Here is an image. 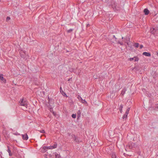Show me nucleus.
I'll return each instance as SVG.
<instances>
[{"label":"nucleus","mask_w":158,"mask_h":158,"mask_svg":"<svg viewBox=\"0 0 158 158\" xmlns=\"http://www.w3.org/2000/svg\"><path fill=\"white\" fill-rule=\"evenodd\" d=\"M112 7L114 10H118L119 9L120 7L119 5L116 3L115 2L112 1L111 2Z\"/></svg>","instance_id":"obj_1"},{"label":"nucleus","mask_w":158,"mask_h":158,"mask_svg":"<svg viewBox=\"0 0 158 158\" xmlns=\"http://www.w3.org/2000/svg\"><path fill=\"white\" fill-rule=\"evenodd\" d=\"M19 103H20V105L21 106H24L27 107L28 105V102L26 100L24 99L23 98L20 99Z\"/></svg>","instance_id":"obj_2"},{"label":"nucleus","mask_w":158,"mask_h":158,"mask_svg":"<svg viewBox=\"0 0 158 158\" xmlns=\"http://www.w3.org/2000/svg\"><path fill=\"white\" fill-rule=\"evenodd\" d=\"M136 146V144L133 142H131L128 143L126 146V148H129L130 149H132V148H135Z\"/></svg>","instance_id":"obj_3"},{"label":"nucleus","mask_w":158,"mask_h":158,"mask_svg":"<svg viewBox=\"0 0 158 158\" xmlns=\"http://www.w3.org/2000/svg\"><path fill=\"white\" fill-rule=\"evenodd\" d=\"M48 103L50 106H51L53 104L54 100L51 98H50L49 96L48 97Z\"/></svg>","instance_id":"obj_4"},{"label":"nucleus","mask_w":158,"mask_h":158,"mask_svg":"<svg viewBox=\"0 0 158 158\" xmlns=\"http://www.w3.org/2000/svg\"><path fill=\"white\" fill-rule=\"evenodd\" d=\"M134 60L135 61H138L139 60V58L137 56H135L133 58H130L128 59V60L132 61Z\"/></svg>","instance_id":"obj_5"},{"label":"nucleus","mask_w":158,"mask_h":158,"mask_svg":"<svg viewBox=\"0 0 158 158\" xmlns=\"http://www.w3.org/2000/svg\"><path fill=\"white\" fill-rule=\"evenodd\" d=\"M0 80L2 81L3 82L5 83L6 82V80L4 78L3 75L2 74H0Z\"/></svg>","instance_id":"obj_6"},{"label":"nucleus","mask_w":158,"mask_h":158,"mask_svg":"<svg viewBox=\"0 0 158 158\" xmlns=\"http://www.w3.org/2000/svg\"><path fill=\"white\" fill-rule=\"evenodd\" d=\"M23 139L25 140H27L28 139V137L27 134L24 135H22Z\"/></svg>","instance_id":"obj_7"},{"label":"nucleus","mask_w":158,"mask_h":158,"mask_svg":"<svg viewBox=\"0 0 158 158\" xmlns=\"http://www.w3.org/2000/svg\"><path fill=\"white\" fill-rule=\"evenodd\" d=\"M22 58H24L25 55V52L21 51L19 52Z\"/></svg>","instance_id":"obj_8"},{"label":"nucleus","mask_w":158,"mask_h":158,"mask_svg":"<svg viewBox=\"0 0 158 158\" xmlns=\"http://www.w3.org/2000/svg\"><path fill=\"white\" fill-rule=\"evenodd\" d=\"M77 98L80 101H81V102L82 103H84L85 102H86V101L85 100H83L82 98H81V97L79 95H78L77 97Z\"/></svg>","instance_id":"obj_9"},{"label":"nucleus","mask_w":158,"mask_h":158,"mask_svg":"<svg viewBox=\"0 0 158 158\" xmlns=\"http://www.w3.org/2000/svg\"><path fill=\"white\" fill-rule=\"evenodd\" d=\"M43 148L44 149L45 152H46L47 151V150H45L46 149H53V148L52 147V146H50L49 147H43Z\"/></svg>","instance_id":"obj_10"},{"label":"nucleus","mask_w":158,"mask_h":158,"mask_svg":"<svg viewBox=\"0 0 158 158\" xmlns=\"http://www.w3.org/2000/svg\"><path fill=\"white\" fill-rule=\"evenodd\" d=\"M8 149L7 150V151L8 152L9 154V155L10 156H12L13 155L12 153L11 152V151L10 150V147L8 146H7Z\"/></svg>","instance_id":"obj_11"},{"label":"nucleus","mask_w":158,"mask_h":158,"mask_svg":"<svg viewBox=\"0 0 158 158\" xmlns=\"http://www.w3.org/2000/svg\"><path fill=\"white\" fill-rule=\"evenodd\" d=\"M143 12L145 15H147L149 14V11L147 8H145L144 9Z\"/></svg>","instance_id":"obj_12"},{"label":"nucleus","mask_w":158,"mask_h":158,"mask_svg":"<svg viewBox=\"0 0 158 158\" xmlns=\"http://www.w3.org/2000/svg\"><path fill=\"white\" fill-rule=\"evenodd\" d=\"M143 55L147 56H150L151 54L149 52H143Z\"/></svg>","instance_id":"obj_13"},{"label":"nucleus","mask_w":158,"mask_h":158,"mask_svg":"<svg viewBox=\"0 0 158 158\" xmlns=\"http://www.w3.org/2000/svg\"><path fill=\"white\" fill-rule=\"evenodd\" d=\"M60 92L61 93L62 95L63 96H64L65 95H66V94L65 92H64L62 90V88L61 87H60Z\"/></svg>","instance_id":"obj_14"},{"label":"nucleus","mask_w":158,"mask_h":158,"mask_svg":"<svg viewBox=\"0 0 158 158\" xmlns=\"http://www.w3.org/2000/svg\"><path fill=\"white\" fill-rule=\"evenodd\" d=\"M127 89L126 88L123 89L122 91V92L121 93V94L122 96H123L124 94L125 93V92L126 91Z\"/></svg>","instance_id":"obj_15"},{"label":"nucleus","mask_w":158,"mask_h":158,"mask_svg":"<svg viewBox=\"0 0 158 158\" xmlns=\"http://www.w3.org/2000/svg\"><path fill=\"white\" fill-rule=\"evenodd\" d=\"M54 155L55 156V158H59L60 157V155L56 152L54 153Z\"/></svg>","instance_id":"obj_16"},{"label":"nucleus","mask_w":158,"mask_h":158,"mask_svg":"<svg viewBox=\"0 0 158 158\" xmlns=\"http://www.w3.org/2000/svg\"><path fill=\"white\" fill-rule=\"evenodd\" d=\"M123 107V105L122 104L120 106V108H119V111L121 113H122L123 110L122 109Z\"/></svg>","instance_id":"obj_17"},{"label":"nucleus","mask_w":158,"mask_h":158,"mask_svg":"<svg viewBox=\"0 0 158 158\" xmlns=\"http://www.w3.org/2000/svg\"><path fill=\"white\" fill-rule=\"evenodd\" d=\"M81 112L79 110H78L77 112V117L78 118H79L81 116Z\"/></svg>","instance_id":"obj_18"},{"label":"nucleus","mask_w":158,"mask_h":158,"mask_svg":"<svg viewBox=\"0 0 158 158\" xmlns=\"http://www.w3.org/2000/svg\"><path fill=\"white\" fill-rule=\"evenodd\" d=\"M127 115L126 114H125L123 116L122 118L123 119L126 120L127 117Z\"/></svg>","instance_id":"obj_19"},{"label":"nucleus","mask_w":158,"mask_h":158,"mask_svg":"<svg viewBox=\"0 0 158 158\" xmlns=\"http://www.w3.org/2000/svg\"><path fill=\"white\" fill-rule=\"evenodd\" d=\"M72 137L74 139V141H77V138L76 135H72Z\"/></svg>","instance_id":"obj_20"},{"label":"nucleus","mask_w":158,"mask_h":158,"mask_svg":"<svg viewBox=\"0 0 158 158\" xmlns=\"http://www.w3.org/2000/svg\"><path fill=\"white\" fill-rule=\"evenodd\" d=\"M57 147V144L56 143H55L52 146V147L53 148V149L55 148H56Z\"/></svg>","instance_id":"obj_21"},{"label":"nucleus","mask_w":158,"mask_h":158,"mask_svg":"<svg viewBox=\"0 0 158 158\" xmlns=\"http://www.w3.org/2000/svg\"><path fill=\"white\" fill-rule=\"evenodd\" d=\"M139 44L138 43H135L134 45V46L136 48H138L139 47Z\"/></svg>","instance_id":"obj_22"},{"label":"nucleus","mask_w":158,"mask_h":158,"mask_svg":"<svg viewBox=\"0 0 158 158\" xmlns=\"http://www.w3.org/2000/svg\"><path fill=\"white\" fill-rule=\"evenodd\" d=\"M73 30V29H70L67 31V32L68 33H71Z\"/></svg>","instance_id":"obj_23"},{"label":"nucleus","mask_w":158,"mask_h":158,"mask_svg":"<svg viewBox=\"0 0 158 158\" xmlns=\"http://www.w3.org/2000/svg\"><path fill=\"white\" fill-rule=\"evenodd\" d=\"M72 117L73 118H75L76 117V114H73L72 115Z\"/></svg>","instance_id":"obj_24"},{"label":"nucleus","mask_w":158,"mask_h":158,"mask_svg":"<svg viewBox=\"0 0 158 158\" xmlns=\"http://www.w3.org/2000/svg\"><path fill=\"white\" fill-rule=\"evenodd\" d=\"M39 131L40 133H45V131L44 130H41L40 131Z\"/></svg>","instance_id":"obj_25"},{"label":"nucleus","mask_w":158,"mask_h":158,"mask_svg":"<svg viewBox=\"0 0 158 158\" xmlns=\"http://www.w3.org/2000/svg\"><path fill=\"white\" fill-rule=\"evenodd\" d=\"M118 44H119L121 45H123V42H121L119 41H118L117 42Z\"/></svg>","instance_id":"obj_26"},{"label":"nucleus","mask_w":158,"mask_h":158,"mask_svg":"<svg viewBox=\"0 0 158 158\" xmlns=\"http://www.w3.org/2000/svg\"><path fill=\"white\" fill-rule=\"evenodd\" d=\"M10 19V18L9 17H7L6 19V21H8Z\"/></svg>","instance_id":"obj_27"},{"label":"nucleus","mask_w":158,"mask_h":158,"mask_svg":"<svg viewBox=\"0 0 158 158\" xmlns=\"http://www.w3.org/2000/svg\"><path fill=\"white\" fill-rule=\"evenodd\" d=\"M76 142L77 143H79L80 142H81V141H80L78 138H77V141H76Z\"/></svg>","instance_id":"obj_28"},{"label":"nucleus","mask_w":158,"mask_h":158,"mask_svg":"<svg viewBox=\"0 0 158 158\" xmlns=\"http://www.w3.org/2000/svg\"><path fill=\"white\" fill-rule=\"evenodd\" d=\"M112 158H116V156L114 154H112Z\"/></svg>","instance_id":"obj_29"},{"label":"nucleus","mask_w":158,"mask_h":158,"mask_svg":"<svg viewBox=\"0 0 158 158\" xmlns=\"http://www.w3.org/2000/svg\"><path fill=\"white\" fill-rule=\"evenodd\" d=\"M50 107H49V110L51 112H52V111L53 110L52 108L51 107V106H50Z\"/></svg>","instance_id":"obj_30"},{"label":"nucleus","mask_w":158,"mask_h":158,"mask_svg":"<svg viewBox=\"0 0 158 158\" xmlns=\"http://www.w3.org/2000/svg\"><path fill=\"white\" fill-rule=\"evenodd\" d=\"M129 111H128V110H126V112H125V114L128 115L129 113Z\"/></svg>","instance_id":"obj_31"},{"label":"nucleus","mask_w":158,"mask_h":158,"mask_svg":"<svg viewBox=\"0 0 158 158\" xmlns=\"http://www.w3.org/2000/svg\"><path fill=\"white\" fill-rule=\"evenodd\" d=\"M143 47V46L142 45H140V48L141 49Z\"/></svg>","instance_id":"obj_32"},{"label":"nucleus","mask_w":158,"mask_h":158,"mask_svg":"<svg viewBox=\"0 0 158 158\" xmlns=\"http://www.w3.org/2000/svg\"><path fill=\"white\" fill-rule=\"evenodd\" d=\"M15 134L16 135H19V134L17 132L15 134Z\"/></svg>","instance_id":"obj_33"},{"label":"nucleus","mask_w":158,"mask_h":158,"mask_svg":"<svg viewBox=\"0 0 158 158\" xmlns=\"http://www.w3.org/2000/svg\"><path fill=\"white\" fill-rule=\"evenodd\" d=\"M103 2H106L107 1V0H101Z\"/></svg>","instance_id":"obj_34"},{"label":"nucleus","mask_w":158,"mask_h":158,"mask_svg":"<svg viewBox=\"0 0 158 158\" xmlns=\"http://www.w3.org/2000/svg\"><path fill=\"white\" fill-rule=\"evenodd\" d=\"M90 26V25L89 24H87V27H89Z\"/></svg>","instance_id":"obj_35"},{"label":"nucleus","mask_w":158,"mask_h":158,"mask_svg":"<svg viewBox=\"0 0 158 158\" xmlns=\"http://www.w3.org/2000/svg\"><path fill=\"white\" fill-rule=\"evenodd\" d=\"M130 107H128L127 109V110H128V111H129L130 110Z\"/></svg>","instance_id":"obj_36"},{"label":"nucleus","mask_w":158,"mask_h":158,"mask_svg":"<svg viewBox=\"0 0 158 158\" xmlns=\"http://www.w3.org/2000/svg\"><path fill=\"white\" fill-rule=\"evenodd\" d=\"M52 113H53V114L54 115H55V113L54 112H53Z\"/></svg>","instance_id":"obj_37"},{"label":"nucleus","mask_w":158,"mask_h":158,"mask_svg":"<svg viewBox=\"0 0 158 158\" xmlns=\"http://www.w3.org/2000/svg\"><path fill=\"white\" fill-rule=\"evenodd\" d=\"M155 108H158V106L155 107Z\"/></svg>","instance_id":"obj_38"},{"label":"nucleus","mask_w":158,"mask_h":158,"mask_svg":"<svg viewBox=\"0 0 158 158\" xmlns=\"http://www.w3.org/2000/svg\"><path fill=\"white\" fill-rule=\"evenodd\" d=\"M71 79H72V78H70V79H69L68 80V81H70V80H71Z\"/></svg>","instance_id":"obj_39"},{"label":"nucleus","mask_w":158,"mask_h":158,"mask_svg":"<svg viewBox=\"0 0 158 158\" xmlns=\"http://www.w3.org/2000/svg\"><path fill=\"white\" fill-rule=\"evenodd\" d=\"M127 44L128 46H129V44L128 43H127Z\"/></svg>","instance_id":"obj_40"},{"label":"nucleus","mask_w":158,"mask_h":158,"mask_svg":"<svg viewBox=\"0 0 158 158\" xmlns=\"http://www.w3.org/2000/svg\"><path fill=\"white\" fill-rule=\"evenodd\" d=\"M157 55L158 56V52L157 53Z\"/></svg>","instance_id":"obj_41"},{"label":"nucleus","mask_w":158,"mask_h":158,"mask_svg":"<svg viewBox=\"0 0 158 158\" xmlns=\"http://www.w3.org/2000/svg\"><path fill=\"white\" fill-rule=\"evenodd\" d=\"M123 39V37H122V39Z\"/></svg>","instance_id":"obj_42"},{"label":"nucleus","mask_w":158,"mask_h":158,"mask_svg":"<svg viewBox=\"0 0 158 158\" xmlns=\"http://www.w3.org/2000/svg\"><path fill=\"white\" fill-rule=\"evenodd\" d=\"M14 158V157H12V158Z\"/></svg>","instance_id":"obj_43"}]
</instances>
